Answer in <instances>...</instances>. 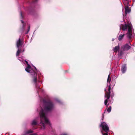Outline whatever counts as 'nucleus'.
Listing matches in <instances>:
<instances>
[{
    "label": "nucleus",
    "mask_w": 135,
    "mask_h": 135,
    "mask_svg": "<svg viewBox=\"0 0 135 135\" xmlns=\"http://www.w3.org/2000/svg\"><path fill=\"white\" fill-rule=\"evenodd\" d=\"M43 102L44 105V110L41 108L39 112L40 117V124L45 129V124L51 126V124L46 117L47 112L51 111L54 108L55 105L54 103L49 99H44Z\"/></svg>",
    "instance_id": "nucleus-1"
},
{
    "label": "nucleus",
    "mask_w": 135,
    "mask_h": 135,
    "mask_svg": "<svg viewBox=\"0 0 135 135\" xmlns=\"http://www.w3.org/2000/svg\"><path fill=\"white\" fill-rule=\"evenodd\" d=\"M120 29L124 31L128 29V32L127 33V37L129 39L132 38V26L131 24L128 23L127 24H125L124 25L122 24L120 25Z\"/></svg>",
    "instance_id": "nucleus-2"
},
{
    "label": "nucleus",
    "mask_w": 135,
    "mask_h": 135,
    "mask_svg": "<svg viewBox=\"0 0 135 135\" xmlns=\"http://www.w3.org/2000/svg\"><path fill=\"white\" fill-rule=\"evenodd\" d=\"M31 74L33 76V79L32 82L35 85L36 87V88H39V86L38 85L37 83L39 81L37 79V73L35 71H33V72Z\"/></svg>",
    "instance_id": "nucleus-3"
},
{
    "label": "nucleus",
    "mask_w": 135,
    "mask_h": 135,
    "mask_svg": "<svg viewBox=\"0 0 135 135\" xmlns=\"http://www.w3.org/2000/svg\"><path fill=\"white\" fill-rule=\"evenodd\" d=\"M100 127H101L103 130L106 132L109 131V128L107 123L105 122L102 123L100 126Z\"/></svg>",
    "instance_id": "nucleus-4"
},
{
    "label": "nucleus",
    "mask_w": 135,
    "mask_h": 135,
    "mask_svg": "<svg viewBox=\"0 0 135 135\" xmlns=\"http://www.w3.org/2000/svg\"><path fill=\"white\" fill-rule=\"evenodd\" d=\"M131 48V46L126 44L122 46V48L124 51H127L130 49Z\"/></svg>",
    "instance_id": "nucleus-5"
},
{
    "label": "nucleus",
    "mask_w": 135,
    "mask_h": 135,
    "mask_svg": "<svg viewBox=\"0 0 135 135\" xmlns=\"http://www.w3.org/2000/svg\"><path fill=\"white\" fill-rule=\"evenodd\" d=\"M131 11V9L128 6H125V14L126 16L127 15V13H129Z\"/></svg>",
    "instance_id": "nucleus-6"
},
{
    "label": "nucleus",
    "mask_w": 135,
    "mask_h": 135,
    "mask_svg": "<svg viewBox=\"0 0 135 135\" xmlns=\"http://www.w3.org/2000/svg\"><path fill=\"white\" fill-rule=\"evenodd\" d=\"M23 44V42H22L21 40V39L19 38L16 42V45L17 48H19L20 46H22Z\"/></svg>",
    "instance_id": "nucleus-7"
},
{
    "label": "nucleus",
    "mask_w": 135,
    "mask_h": 135,
    "mask_svg": "<svg viewBox=\"0 0 135 135\" xmlns=\"http://www.w3.org/2000/svg\"><path fill=\"white\" fill-rule=\"evenodd\" d=\"M26 23H24L23 24L22 27H21L20 28V32L21 33H22L24 32L25 30V26L26 25Z\"/></svg>",
    "instance_id": "nucleus-8"
},
{
    "label": "nucleus",
    "mask_w": 135,
    "mask_h": 135,
    "mask_svg": "<svg viewBox=\"0 0 135 135\" xmlns=\"http://www.w3.org/2000/svg\"><path fill=\"white\" fill-rule=\"evenodd\" d=\"M126 64H124L122 66L121 68V70L122 73H125L126 70Z\"/></svg>",
    "instance_id": "nucleus-9"
},
{
    "label": "nucleus",
    "mask_w": 135,
    "mask_h": 135,
    "mask_svg": "<svg viewBox=\"0 0 135 135\" xmlns=\"http://www.w3.org/2000/svg\"><path fill=\"white\" fill-rule=\"evenodd\" d=\"M38 120L37 118L33 120L31 123V125L32 126H35L37 124Z\"/></svg>",
    "instance_id": "nucleus-10"
},
{
    "label": "nucleus",
    "mask_w": 135,
    "mask_h": 135,
    "mask_svg": "<svg viewBox=\"0 0 135 135\" xmlns=\"http://www.w3.org/2000/svg\"><path fill=\"white\" fill-rule=\"evenodd\" d=\"M110 96V92H107L105 95V98H106L107 99H109Z\"/></svg>",
    "instance_id": "nucleus-11"
},
{
    "label": "nucleus",
    "mask_w": 135,
    "mask_h": 135,
    "mask_svg": "<svg viewBox=\"0 0 135 135\" xmlns=\"http://www.w3.org/2000/svg\"><path fill=\"white\" fill-rule=\"evenodd\" d=\"M125 35V34H124L123 35L120 34V35L118 38V39L119 40V41H121L122 38H123V37Z\"/></svg>",
    "instance_id": "nucleus-12"
},
{
    "label": "nucleus",
    "mask_w": 135,
    "mask_h": 135,
    "mask_svg": "<svg viewBox=\"0 0 135 135\" xmlns=\"http://www.w3.org/2000/svg\"><path fill=\"white\" fill-rule=\"evenodd\" d=\"M119 49V47L118 46H115L113 49V51L114 52H116Z\"/></svg>",
    "instance_id": "nucleus-13"
},
{
    "label": "nucleus",
    "mask_w": 135,
    "mask_h": 135,
    "mask_svg": "<svg viewBox=\"0 0 135 135\" xmlns=\"http://www.w3.org/2000/svg\"><path fill=\"white\" fill-rule=\"evenodd\" d=\"M21 49H18V50L17 51L16 54V55L17 56H18L19 55V54L21 52Z\"/></svg>",
    "instance_id": "nucleus-14"
},
{
    "label": "nucleus",
    "mask_w": 135,
    "mask_h": 135,
    "mask_svg": "<svg viewBox=\"0 0 135 135\" xmlns=\"http://www.w3.org/2000/svg\"><path fill=\"white\" fill-rule=\"evenodd\" d=\"M111 80V78L110 76V74H109L108 76V79L107 80V82L110 83V81Z\"/></svg>",
    "instance_id": "nucleus-15"
},
{
    "label": "nucleus",
    "mask_w": 135,
    "mask_h": 135,
    "mask_svg": "<svg viewBox=\"0 0 135 135\" xmlns=\"http://www.w3.org/2000/svg\"><path fill=\"white\" fill-rule=\"evenodd\" d=\"M33 131L31 130H30L28 131H27L25 133L27 135V134H28L30 133H32L33 132Z\"/></svg>",
    "instance_id": "nucleus-16"
},
{
    "label": "nucleus",
    "mask_w": 135,
    "mask_h": 135,
    "mask_svg": "<svg viewBox=\"0 0 135 135\" xmlns=\"http://www.w3.org/2000/svg\"><path fill=\"white\" fill-rule=\"evenodd\" d=\"M111 109H112V107H111V106H110L109 107V108H108V109H107V111L109 113L110 112H111Z\"/></svg>",
    "instance_id": "nucleus-17"
},
{
    "label": "nucleus",
    "mask_w": 135,
    "mask_h": 135,
    "mask_svg": "<svg viewBox=\"0 0 135 135\" xmlns=\"http://www.w3.org/2000/svg\"><path fill=\"white\" fill-rule=\"evenodd\" d=\"M108 99H106L104 102V104L105 105H106L107 106V107L108 106V105H107V103H108Z\"/></svg>",
    "instance_id": "nucleus-18"
},
{
    "label": "nucleus",
    "mask_w": 135,
    "mask_h": 135,
    "mask_svg": "<svg viewBox=\"0 0 135 135\" xmlns=\"http://www.w3.org/2000/svg\"><path fill=\"white\" fill-rule=\"evenodd\" d=\"M124 54V52L123 51H121L120 52H119V56H122Z\"/></svg>",
    "instance_id": "nucleus-19"
},
{
    "label": "nucleus",
    "mask_w": 135,
    "mask_h": 135,
    "mask_svg": "<svg viewBox=\"0 0 135 135\" xmlns=\"http://www.w3.org/2000/svg\"><path fill=\"white\" fill-rule=\"evenodd\" d=\"M29 68H25V70L28 73L30 72V70L29 69Z\"/></svg>",
    "instance_id": "nucleus-20"
},
{
    "label": "nucleus",
    "mask_w": 135,
    "mask_h": 135,
    "mask_svg": "<svg viewBox=\"0 0 135 135\" xmlns=\"http://www.w3.org/2000/svg\"><path fill=\"white\" fill-rule=\"evenodd\" d=\"M110 90H111V87L110 86V85H109L108 86V92H110V93H111L110 92Z\"/></svg>",
    "instance_id": "nucleus-21"
},
{
    "label": "nucleus",
    "mask_w": 135,
    "mask_h": 135,
    "mask_svg": "<svg viewBox=\"0 0 135 135\" xmlns=\"http://www.w3.org/2000/svg\"><path fill=\"white\" fill-rule=\"evenodd\" d=\"M27 66L26 68L30 69L31 68V66L29 64H28L27 65Z\"/></svg>",
    "instance_id": "nucleus-22"
},
{
    "label": "nucleus",
    "mask_w": 135,
    "mask_h": 135,
    "mask_svg": "<svg viewBox=\"0 0 135 135\" xmlns=\"http://www.w3.org/2000/svg\"><path fill=\"white\" fill-rule=\"evenodd\" d=\"M30 26H29L28 27V30H27V32L26 33H25L26 34H27L28 33V32H29V31L30 29Z\"/></svg>",
    "instance_id": "nucleus-23"
},
{
    "label": "nucleus",
    "mask_w": 135,
    "mask_h": 135,
    "mask_svg": "<svg viewBox=\"0 0 135 135\" xmlns=\"http://www.w3.org/2000/svg\"><path fill=\"white\" fill-rule=\"evenodd\" d=\"M30 135H37V134L36 133H35L33 134H30Z\"/></svg>",
    "instance_id": "nucleus-24"
},
{
    "label": "nucleus",
    "mask_w": 135,
    "mask_h": 135,
    "mask_svg": "<svg viewBox=\"0 0 135 135\" xmlns=\"http://www.w3.org/2000/svg\"><path fill=\"white\" fill-rule=\"evenodd\" d=\"M108 132H107L106 133H102L103 135H108L107 133Z\"/></svg>",
    "instance_id": "nucleus-25"
},
{
    "label": "nucleus",
    "mask_w": 135,
    "mask_h": 135,
    "mask_svg": "<svg viewBox=\"0 0 135 135\" xmlns=\"http://www.w3.org/2000/svg\"><path fill=\"white\" fill-rule=\"evenodd\" d=\"M37 0H33V3H35V2H36L37 1Z\"/></svg>",
    "instance_id": "nucleus-26"
},
{
    "label": "nucleus",
    "mask_w": 135,
    "mask_h": 135,
    "mask_svg": "<svg viewBox=\"0 0 135 135\" xmlns=\"http://www.w3.org/2000/svg\"><path fill=\"white\" fill-rule=\"evenodd\" d=\"M20 15L21 16V17L22 18L23 17H22V12H21V13H20Z\"/></svg>",
    "instance_id": "nucleus-27"
},
{
    "label": "nucleus",
    "mask_w": 135,
    "mask_h": 135,
    "mask_svg": "<svg viewBox=\"0 0 135 135\" xmlns=\"http://www.w3.org/2000/svg\"><path fill=\"white\" fill-rule=\"evenodd\" d=\"M25 62H26V63L27 64V65L28 64V61L26 60H25Z\"/></svg>",
    "instance_id": "nucleus-28"
},
{
    "label": "nucleus",
    "mask_w": 135,
    "mask_h": 135,
    "mask_svg": "<svg viewBox=\"0 0 135 135\" xmlns=\"http://www.w3.org/2000/svg\"><path fill=\"white\" fill-rule=\"evenodd\" d=\"M21 22L22 23H23V24L24 23V22H23V21L22 20H21Z\"/></svg>",
    "instance_id": "nucleus-29"
},
{
    "label": "nucleus",
    "mask_w": 135,
    "mask_h": 135,
    "mask_svg": "<svg viewBox=\"0 0 135 135\" xmlns=\"http://www.w3.org/2000/svg\"><path fill=\"white\" fill-rule=\"evenodd\" d=\"M128 4H129V2H127V6H128Z\"/></svg>",
    "instance_id": "nucleus-30"
},
{
    "label": "nucleus",
    "mask_w": 135,
    "mask_h": 135,
    "mask_svg": "<svg viewBox=\"0 0 135 135\" xmlns=\"http://www.w3.org/2000/svg\"><path fill=\"white\" fill-rule=\"evenodd\" d=\"M102 117H104V115H102Z\"/></svg>",
    "instance_id": "nucleus-31"
},
{
    "label": "nucleus",
    "mask_w": 135,
    "mask_h": 135,
    "mask_svg": "<svg viewBox=\"0 0 135 135\" xmlns=\"http://www.w3.org/2000/svg\"><path fill=\"white\" fill-rule=\"evenodd\" d=\"M63 135H66V134H64Z\"/></svg>",
    "instance_id": "nucleus-32"
},
{
    "label": "nucleus",
    "mask_w": 135,
    "mask_h": 135,
    "mask_svg": "<svg viewBox=\"0 0 135 135\" xmlns=\"http://www.w3.org/2000/svg\"><path fill=\"white\" fill-rule=\"evenodd\" d=\"M24 51V50H23L22 52H23Z\"/></svg>",
    "instance_id": "nucleus-33"
},
{
    "label": "nucleus",
    "mask_w": 135,
    "mask_h": 135,
    "mask_svg": "<svg viewBox=\"0 0 135 135\" xmlns=\"http://www.w3.org/2000/svg\"><path fill=\"white\" fill-rule=\"evenodd\" d=\"M35 69L36 70L37 69H36V68L35 67Z\"/></svg>",
    "instance_id": "nucleus-34"
},
{
    "label": "nucleus",
    "mask_w": 135,
    "mask_h": 135,
    "mask_svg": "<svg viewBox=\"0 0 135 135\" xmlns=\"http://www.w3.org/2000/svg\"><path fill=\"white\" fill-rule=\"evenodd\" d=\"M103 117H102V119H103Z\"/></svg>",
    "instance_id": "nucleus-35"
},
{
    "label": "nucleus",
    "mask_w": 135,
    "mask_h": 135,
    "mask_svg": "<svg viewBox=\"0 0 135 135\" xmlns=\"http://www.w3.org/2000/svg\"><path fill=\"white\" fill-rule=\"evenodd\" d=\"M126 0V1H128V0Z\"/></svg>",
    "instance_id": "nucleus-36"
}]
</instances>
